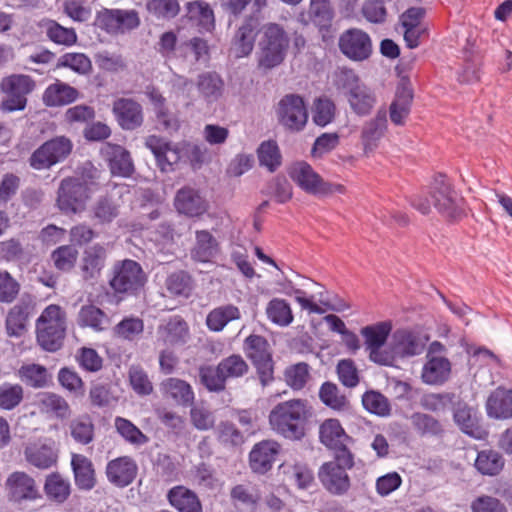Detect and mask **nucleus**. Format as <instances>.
<instances>
[{
    "label": "nucleus",
    "mask_w": 512,
    "mask_h": 512,
    "mask_svg": "<svg viewBox=\"0 0 512 512\" xmlns=\"http://www.w3.org/2000/svg\"><path fill=\"white\" fill-rule=\"evenodd\" d=\"M312 416L306 400L292 399L278 403L269 413L271 429L290 441H301L307 431V423Z\"/></svg>",
    "instance_id": "obj_1"
},
{
    "label": "nucleus",
    "mask_w": 512,
    "mask_h": 512,
    "mask_svg": "<svg viewBox=\"0 0 512 512\" xmlns=\"http://www.w3.org/2000/svg\"><path fill=\"white\" fill-rule=\"evenodd\" d=\"M463 199L452 188L444 175L435 177L430 187L429 197L417 195L411 199V205L422 214H428L431 206L447 219H455L463 213Z\"/></svg>",
    "instance_id": "obj_2"
},
{
    "label": "nucleus",
    "mask_w": 512,
    "mask_h": 512,
    "mask_svg": "<svg viewBox=\"0 0 512 512\" xmlns=\"http://www.w3.org/2000/svg\"><path fill=\"white\" fill-rule=\"evenodd\" d=\"M66 334L65 313L58 305L47 306L36 322V339L48 352H56L63 346Z\"/></svg>",
    "instance_id": "obj_3"
},
{
    "label": "nucleus",
    "mask_w": 512,
    "mask_h": 512,
    "mask_svg": "<svg viewBox=\"0 0 512 512\" xmlns=\"http://www.w3.org/2000/svg\"><path fill=\"white\" fill-rule=\"evenodd\" d=\"M242 349L255 368L261 386H269L275 380V362L268 340L262 335L250 334L244 339Z\"/></svg>",
    "instance_id": "obj_4"
},
{
    "label": "nucleus",
    "mask_w": 512,
    "mask_h": 512,
    "mask_svg": "<svg viewBox=\"0 0 512 512\" xmlns=\"http://www.w3.org/2000/svg\"><path fill=\"white\" fill-rule=\"evenodd\" d=\"M146 274L141 265L131 259L114 263L109 286L120 299L137 295L146 283Z\"/></svg>",
    "instance_id": "obj_5"
},
{
    "label": "nucleus",
    "mask_w": 512,
    "mask_h": 512,
    "mask_svg": "<svg viewBox=\"0 0 512 512\" xmlns=\"http://www.w3.org/2000/svg\"><path fill=\"white\" fill-rule=\"evenodd\" d=\"M288 46V36L278 24L266 25L259 42V68L270 70L279 66L285 59Z\"/></svg>",
    "instance_id": "obj_6"
},
{
    "label": "nucleus",
    "mask_w": 512,
    "mask_h": 512,
    "mask_svg": "<svg viewBox=\"0 0 512 512\" xmlns=\"http://www.w3.org/2000/svg\"><path fill=\"white\" fill-rule=\"evenodd\" d=\"M36 89V81L26 74H11L0 81V92L4 94L1 108L7 112L23 111L28 96Z\"/></svg>",
    "instance_id": "obj_7"
},
{
    "label": "nucleus",
    "mask_w": 512,
    "mask_h": 512,
    "mask_svg": "<svg viewBox=\"0 0 512 512\" xmlns=\"http://www.w3.org/2000/svg\"><path fill=\"white\" fill-rule=\"evenodd\" d=\"M141 24L135 9L102 8L97 11L94 26L111 36L127 34Z\"/></svg>",
    "instance_id": "obj_8"
},
{
    "label": "nucleus",
    "mask_w": 512,
    "mask_h": 512,
    "mask_svg": "<svg viewBox=\"0 0 512 512\" xmlns=\"http://www.w3.org/2000/svg\"><path fill=\"white\" fill-rule=\"evenodd\" d=\"M73 149L72 141L66 136H56L40 145L29 157V165L35 170H46L63 162Z\"/></svg>",
    "instance_id": "obj_9"
},
{
    "label": "nucleus",
    "mask_w": 512,
    "mask_h": 512,
    "mask_svg": "<svg viewBox=\"0 0 512 512\" xmlns=\"http://www.w3.org/2000/svg\"><path fill=\"white\" fill-rule=\"evenodd\" d=\"M392 323L390 321H381L372 325H367L360 330L364 338V345L369 352V359L379 365L390 366L393 363L391 353L382 350L390 333Z\"/></svg>",
    "instance_id": "obj_10"
},
{
    "label": "nucleus",
    "mask_w": 512,
    "mask_h": 512,
    "mask_svg": "<svg viewBox=\"0 0 512 512\" xmlns=\"http://www.w3.org/2000/svg\"><path fill=\"white\" fill-rule=\"evenodd\" d=\"M278 122L291 132L302 131L308 121V111L304 99L297 94H286L276 108Z\"/></svg>",
    "instance_id": "obj_11"
},
{
    "label": "nucleus",
    "mask_w": 512,
    "mask_h": 512,
    "mask_svg": "<svg viewBox=\"0 0 512 512\" xmlns=\"http://www.w3.org/2000/svg\"><path fill=\"white\" fill-rule=\"evenodd\" d=\"M340 52L349 60L362 62L370 58L373 44L370 35L360 28L343 31L338 39Z\"/></svg>",
    "instance_id": "obj_12"
},
{
    "label": "nucleus",
    "mask_w": 512,
    "mask_h": 512,
    "mask_svg": "<svg viewBox=\"0 0 512 512\" xmlns=\"http://www.w3.org/2000/svg\"><path fill=\"white\" fill-rule=\"evenodd\" d=\"M89 198L87 184L80 178H64L58 188L57 205L64 213L81 211Z\"/></svg>",
    "instance_id": "obj_13"
},
{
    "label": "nucleus",
    "mask_w": 512,
    "mask_h": 512,
    "mask_svg": "<svg viewBox=\"0 0 512 512\" xmlns=\"http://www.w3.org/2000/svg\"><path fill=\"white\" fill-rule=\"evenodd\" d=\"M291 179L306 193L311 195H326L332 192V185L322 177L307 162L295 163L289 172Z\"/></svg>",
    "instance_id": "obj_14"
},
{
    "label": "nucleus",
    "mask_w": 512,
    "mask_h": 512,
    "mask_svg": "<svg viewBox=\"0 0 512 512\" xmlns=\"http://www.w3.org/2000/svg\"><path fill=\"white\" fill-rule=\"evenodd\" d=\"M34 312V298L29 294H23L6 316L5 327L8 336L18 338L24 335L27 331L29 318Z\"/></svg>",
    "instance_id": "obj_15"
},
{
    "label": "nucleus",
    "mask_w": 512,
    "mask_h": 512,
    "mask_svg": "<svg viewBox=\"0 0 512 512\" xmlns=\"http://www.w3.org/2000/svg\"><path fill=\"white\" fill-rule=\"evenodd\" d=\"M348 469L338 462H325L318 470V478L323 488L334 496H343L351 487Z\"/></svg>",
    "instance_id": "obj_16"
},
{
    "label": "nucleus",
    "mask_w": 512,
    "mask_h": 512,
    "mask_svg": "<svg viewBox=\"0 0 512 512\" xmlns=\"http://www.w3.org/2000/svg\"><path fill=\"white\" fill-rule=\"evenodd\" d=\"M145 146L154 155L156 164L162 172L173 171L174 166L181 159L180 148L160 136H148L145 140Z\"/></svg>",
    "instance_id": "obj_17"
},
{
    "label": "nucleus",
    "mask_w": 512,
    "mask_h": 512,
    "mask_svg": "<svg viewBox=\"0 0 512 512\" xmlns=\"http://www.w3.org/2000/svg\"><path fill=\"white\" fill-rule=\"evenodd\" d=\"M6 488L9 499L15 503L41 498L34 478L22 471H15L8 476Z\"/></svg>",
    "instance_id": "obj_18"
},
{
    "label": "nucleus",
    "mask_w": 512,
    "mask_h": 512,
    "mask_svg": "<svg viewBox=\"0 0 512 512\" xmlns=\"http://www.w3.org/2000/svg\"><path fill=\"white\" fill-rule=\"evenodd\" d=\"M114 176L130 177L134 172V163L130 152L121 145L105 142L100 150Z\"/></svg>",
    "instance_id": "obj_19"
},
{
    "label": "nucleus",
    "mask_w": 512,
    "mask_h": 512,
    "mask_svg": "<svg viewBox=\"0 0 512 512\" xmlns=\"http://www.w3.org/2000/svg\"><path fill=\"white\" fill-rule=\"evenodd\" d=\"M156 335L157 342L164 346H180L184 345L189 338V327L181 316L175 315L158 325Z\"/></svg>",
    "instance_id": "obj_20"
},
{
    "label": "nucleus",
    "mask_w": 512,
    "mask_h": 512,
    "mask_svg": "<svg viewBox=\"0 0 512 512\" xmlns=\"http://www.w3.org/2000/svg\"><path fill=\"white\" fill-rule=\"evenodd\" d=\"M137 472V463L130 456L110 460L105 470L108 481L118 488L129 486L135 480Z\"/></svg>",
    "instance_id": "obj_21"
},
{
    "label": "nucleus",
    "mask_w": 512,
    "mask_h": 512,
    "mask_svg": "<svg viewBox=\"0 0 512 512\" xmlns=\"http://www.w3.org/2000/svg\"><path fill=\"white\" fill-rule=\"evenodd\" d=\"M453 419L460 430L472 438L483 440L488 435L476 412L463 401L458 400L453 404Z\"/></svg>",
    "instance_id": "obj_22"
},
{
    "label": "nucleus",
    "mask_w": 512,
    "mask_h": 512,
    "mask_svg": "<svg viewBox=\"0 0 512 512\" xmlns=\"http://www.w3.org/2000/svg\"><path fill=\"white\" fill-rule=\"evenodd\" d=\"M112 112L118 125L124 130H135L143 124L142 106L130 98H119L114 101Z\"/></svg>",
    "instance_id": "obj_23"
},
{
    "label": "nucleus",
    "mask_w": 512,
    "mask_h": 512,
    "mask_svg": "<svg viewBox=\"0 0 512 512\" xmlns=\"http://www.w3.org/2000/svg\"><path fill=\"white\" fill-rule=\"evenodd\" d=\"M259 26V14L251 13L244 17L233 38L237 57H245L252 52Z\"/></svg>",
    "instance_id": "obj_24"
},
{
    "label": "nucleus",
    "mask_w": 512,
    "mask_h": 512,
    "mask_svg": "<svg viewBox=\"0 0 512 512\" xmlns=\"http://www.w3.org/2000/svg\"><path fill=\"white\" fill-rule=\"evenodd\" d=\"M279 451L280 445L274 440L256 443L249 454L251 469L256 473L265 474L272 468Z\"/></svg>",
    "instance_id": "obj_25"
},
{
    "label": "nucleus",
    "mask_w": 512,
    "mask_h": 512,
    "mask_svg": "<svg viewBox=\"0 0 512 512\" xmlns=\"http://www.w3.org/2000/svg\"><path fill=\"white\" fill-rule=\"evenodd\" d=\"M174 206L180 214L188 217L200 216L208 209V203L199 191L188 186L177 191Z\"/></svg>",
    "instance_id": "obj_26"
},
{
    "label": "nucleus",
    "mask_w": 512,
    "mask_h": 512,
    "mask_svg": "<svg viewBox=\"0 0 512 512\" xmlns=\"http://www.w3.org/2000/svg\"><path fill=\"white\" fill-rule=\"evenodd\" d=\"M387 129V111L379 109L374 118L366 121L361 129V142L364 152H372Z\"/></svg>",
    "instance_id": "obj_27"
},
{
    "label": "nucleus",
    "mask_w": 512,
    "mask_h": 512,
    "mask_svg": "<svg viewBox=\"0 0 512 512\" xmlns=\"http://www.w3.org/2000/svg\"><path fill=\"white\" fill-rule=\"evenodd\" d=\"M71 468L76 487L81 491H90L96 484V472L93 462L83 454L71 455Z\"/></svg>",
    "instance_id": "obj_28"
},
{
    "label": "nucleus",
    "mask_w": 512,
    "mask_h": 512,
    "mask_svg": "<svg viewBox=\"0 0 512 512\" xmlns=\"http://www.w3.org/2000/svg\"><path fill=\"white\" fill-rule=\"evenodd\" d=\"M196 87L199 96L207 104H213L223 96L225 83L222 77L212 71H206L198 75Z\"/></svg>",
    "instance_id": "obj_29"
},
{
    "label": "nucleus",
    "mask_w": 512,
    "mask_h": 512,
    "mask_svg": "<svg viewBox=\"0 0 512 512\" xmlns=\"http://www.w3.org/2000/svg\"><path fill=\"white\" fill-rule=\"evenodd\" d=\"M107 250L101 244H94L83 252L81 271L84 280L97 279L105 266Z\"/></svg>",
    "instance_id": "obj_30"
},
{
    "label": "nucleus",
    "mask_w": 512,
    "mask_h": 512,
    "mask_svg": "<svg viewBox=\"0 0 512 512\" xmlns=\"http://www.w3.org/2000/svg\"><path fill=\"white\" fill-rule=\"evenodd\" d=\"M79 95L76 88L56 80L45 89L42 100L47 107H60L73 103L79 98Z\"/></svg>",
    "instance_id": "obj_31"
},
{
    "label": "nucleus",
    "mask_w": 512,
    "mask_h": 512,
    "mask_svg": "<svg viewBox=\"0 0 512 512\" xmlns=\"http://www.w3.org/2000/svg\"><path fill=\"white\" fill-rule=\"evenodd\" d=\"M25 460L40 470L50 469L58 462V451L48 444H29L24 449Z\"/></svg>",
    "instance_id": "obj_32"
},
{
    "label": "nucleus",
    "mask_w": 512,
    "mask_h": 512,
    "mask_svg": "<svg viewBox=\"0 0 512 512\" xmlns=\"http://www.w3.org/2000/svg\"><path fill=\"white\" fill-rule=\"evenodd\" d=\"M161 391L165 398L171 399L182 407L192 406L194 403V391L191 385L179 378H167L161 383Z\"/></svg>",
    "instance_id": "obj_33"
},
{
    "label": "nucleus",
    "mask_w": 512,
    "mask_h": 512,
    "mask_svg": "<svg viewBox=\"0 0 512 512\" xmlns=\"http://www.w3.org/2000/svg\"><path fill=\"white\" fill-rule=\"evenodd\" d=\"M169 504L178 512H202V504L197 494L185 486L172 487L167 493Z\"/></svg>",
    "instance_id": "obj_34"
},
{
    "label": "nucleus",
    "mask_w": 512,
    "mask_h": 512,
    "mask_svg": "<svg viewBox=\"0 0 512 512\" xmlns=\"http://www.w3.org/2000/svg\"><path fill=\"white\" fill-rule=\"evenodd\" d=\"M43 490L50 502L60 505L69 499L72 486L67 477L59 472H52L45 477Z\"/></svg>",
    "instance_id": "obj_35"
},
{
    "label": "nucleus",
    "mask_w": 512,
    "mask_h": 512,
    "mask_svg": "<svg viewBox=\"0 0 512 512\" xmlns=\"http://www.w3.org/2000/svg\"><path fill=\"white\" fill-rule=\"evenodd\" d=\"M218 251L219 243L208 230H197L195 232V244L190 252L194 261L209 262L217 255Z\"/></svg>",
    "instance_id": "obj_36"
},
{
    "label": "nucleus",
    "mask_w": 512,
    "mask_h": 512,
    "mask_svg": "<svg viewBox=\"0 0 512 512\" xmlns=\"http://www.w3.org/2000/svg\"><path fill=\"white\" fill-rule=\"evenodd\" d=\"M424 346L419 335L410 330L398 329L393 334V350L402 357L420 355Z\"/></svg>",
    "instance_id": "obj_37"
},
{
    "label": "nucleus",
    "mask_w": 512,
    "mask_h": 512,
    "mask_svg": "<svg viewBox=\"0 0 512 512\" xmlns=\"http://www.w3.org/2000/svg\"><path fill=\"white\" fill-rule=\"evenodd\" d=\"M413 100V91L410 86L401 82L395 94V99L390 105V119L395 125H402L405 118L410 113V108Z\"/></svg>",
    "instance_id": "obj_38"
},
{
    "label": "nucleus",
    "mask_w": 512,
    "mask_h": 512,
    "mask_svg": "<svg viewBox=\"0 0 512 512\" xmlns=\"http://www.w3.org/2000/svg\"><path fill=\"white\" fill-rule=\"evenodd\" d=\"M39 27L46 34V37L57 45L70 47L77 42L78 37L75 29L64 27L56 20L44 18L40 21Z\"/></svg>",
    "instance_id": "obj_39"
},
{
    "label": "nucleus",
    "mask_w": 512,
    "mask_h": 512,
    "mask_svg": "<svg viewBox=\"0 0 512 512\" xmlns=\"http://www.w3.org/2000/svg\"><path fill=\"white\" fill-rule=\"evenodd\" d=\"M241 318L240 309L233 304L213 308L206 316L205 324L212 332H221L228 323Z\"/></svg>",
    "instance_id": "obj_40"
},
{
    "label": "nucleus",
    "mask_w": 512,
    "mask_h": 512,
    "mask_svg": "<svg viewBox=\"0 0 512 512\" xmlns=\"http://www.w3.org/2000/svg\"><path fill=\"white\" fill-rule=\"evenodd\" d=\"M487 414L495 419L512 417V390L497 389L486 402Z\"/></svg>",
    "instance_id": "obj_41"
},
{
    "label": "nucleus",
    "mask_w": 512,
    "mask_h": 512,
    "mask_svg": "<svg viewBox=\"0 0 512 512\" xmlns=\"http://www.w3.org/2000/svg\"><path fill=\"white\" fill-rule=\"evenodd\" d=\"M345 97L352 111L359 116L368 115L376 103L374 92L364 83Z\"/></svg>",
    "instance_id": "obj_42"
},
{
    "label": "nucleus",
    "mask_w": 512,
    "mask_h": 512,
    "mask_svg": "<svg viewBox=\"0 0 512 512\" xmlns=\"http://www.w3.org/2000/svg\"><path fill=\"white\" fill-rule=\"evenodd\" d=\"M451 364L444 357H432L424 365L422 370V380L426 384H443L450 375Z\"/></svg>",
    "instance_id": "obj_43"
},
{
    "label": "nucleus",
    "mask_w": 512,
    "mask_h": 512,
    "mask_svg": "<svg viewBox=\"0 0 512 512\" xmlns=\"http://www.w3.org/2000/svg\"><path fill=\"white\" fill-rule=\"evenodd\" d=\"M17 375L24 384L33 389L47 387L51 378L45 366L35 363L22 365Z\"/></svg>",
    "instance_id": "obj_44"
},
{
    "label": "nucleus",
    "mask_w": 512,
    "mask_h": 512,
    "mask_svg": "<svg viewBox=\"0 0 512 512\" xmlns=\"http://www.w3.org/2000/svg\"><path fill=\"white\" fill-rule=\"evenodd\" d=\"M505 460L503 456L492 449L479 451L475 459L474 466L482 475L496 476L504 468Z\"/></svg>",
    "instance_id": "obj_45"
},
{
    "label": "nucleus",
    "mask_w": 512,
    "mask_h": 512,
    "mask_svg": "<svg viewBox=\"0 0 512 512\" xmlns=\"http://www.w3.org/2000/svg\"><path fill=\"white\" fill-rule=\"evenodd\" d=\"M319 437L321 443L328 449L341 444L343 441H352V438L345 433L337 419L325 420L320 426Z\"/></svg>",
    "instance_id": "obj_46"
},
{
    "label": "nucleus",
    "mask_w": 512,
    "mask_h": 512,
    "mask_svg": "<svg viewBox=\"0 0 512 512\" xmlns=\"http://www.w3.org/2000/svg\"><path fill=\"white\" fill-rule=\"evenodd\" d=\"M69 431L73 440L81 445H88L94 440L95 427L88 415H81L69 423Z\"/></svg>",
    "instance_id": "obj_47"
},
{
    "label": "nucleus",
    "mask_w": 512,
    "mask_h": 512,
    "mask_svg": "<svg viewBox=\"0 0 512 512\" xmlns=\"http://www.w3.org/2000/svg\"><path fill=\"white\" fill-rule=\"evenodd\" d=\"M266 314L272 323L281 327L290 325L294 319L290 304L280 298H273L268 302Z\"/></svg>",
    "instance_id": "obj_48"
},
{
    "label": "nucleus",
    "mask_w": 512,
    "mask_h": 512,
    "mask_svg": "<svg viewBox=\"0 0 512 512\" xmlns=\"http://www.w3.org/2000/svg\"><path fill=\"white\" fill-rule=\"evenodd\" d=\"M309 15L311 21L320 30L330 28L334 18V11L330 0H310Z\"/></svg>",
    "instance_id": "obj_49"
},
{
    "label": "nucleus",
    "mask_w": 512,
    "mask_h": 512,
    "mask_svg": "<svg viewBox=\"0 0 512 512\" xmlns=\"http://www.w3.org/2000/svg\"><path fill=\"white\" fill-rule=\"evenodd\" d=\"M24 400V388L19 383L3 382L0 384V410L12 411Z\"/></svg>",
    "instance_id": "obj_50"
},
{
    "label": "nucleus",
    "mask_w": 512,
    "mask_h": 512,
    "mask_svg": "<svg viewBox=\"0 0 512 512\" xmlns=\"http://www.w3.org/2000/svg\"><path fill=\"white\" fill-rule=\"evenodd\" d=\"M320 400L329 408L337 411L347 410L350 406L347 397L332 382H324L319 389Z\"/></svg>",
    "instance_id": "obj_51"
},
{
    "label": "nucleus",
    "mask_w": 512,
    "mask_h": 512,
    "mask_svg": "<svg viewBox=\"0 0 512 512\" xmlns=\"http://www.w3.org/2000/svg\"><path fill=\"white\" fill-rule=\"evenodd\" d=\"M165 287L170 295L187 298L193 289V279L186 271H176L167 276Z\"/></svg>",
    "instance_id": "obj_52"
},
{
    "label": "nucleus",
    "mask_w": 512,
    "mask_h": 512,
    "mask_svg": "<svg viewBox=\"0 0 512 512\" xmlns=\"http://www.w3.org/2000/svg\"><path fill=\"white\" fill-rule=\"evenodd\" d=\"M78 323L96 331H102L109 324V318L100 308L94 305H84L78 314Z\"/></svg>",
    "instance_id": "obj_53"
},
{
    "label": "nucleus",
    "mask_w": 512,
    "mask_h": 512,
    "mask_svg": "<svg viewBox=\"0 0 512 512\" xmlns=\"http://www.w3.org/2000/svg\"><path fill=\"white\" fill-rule=\"evenodd\" d=\"M219 371L227 380L238 379L245 376L249 371V365L239 354H232L220 360L217 364Z\"/></svg>",
    "instance_id": "obj_54"
},
{
    "label": "nucleus",
    "mask_w": 512,
    "mask_h": 512,
    "mask_svg": "<svg viewBox=\"0 0 512 512\" xmlns=\"http://www.w3.org/2000/svg\"><path fill=\"white\" fill-rule=\"evenodd\" d=\"M114 426L121 437L134 446H142L149 441V438L126 418L117 416L114 420Z\"/></svg>",
    "instance_id": "obj_55"
},
{
    "label": "nucleus",
    "mask_w": 512,
    "mask_h": 512,
    "mask_svg": "<svg viewBox=\"0 0 512 512\" xmlns=\"http://www.w3.org/2000/svg\"><path fill=\"white\" fill-rule=\"evenodd\" d=\"M188 16L198 19L199 26L205 31H211L215 27L214 12L210 5L202 1H193L186 4Z\"/></svg>",
    "instance_id": "obj_56"
},
{
    "label": "nucleus",
    "mask_w": 512,
    "mask_h": 512,
    "mask_svg": "<svg viewBox=\"0 0 512 512\" xmlns=\"http://www.w3.org/2000/svg\"><path fill=\"white\" fill-rule=\"evenodd\" d=\"M411 422L414 429L422 436H441L444 432L442 424L429 414L413 413Z\"/></svg>",
    "instance_id": "obj_57"
},
{
    "label": "nucleus",
    "mask_w": 512,
    "mask_h": 512,
    "mask_svg": "<svg viewBox=\"0 0 512 512\" xmlns=\"http://www.w3.org/2000/svg\"><path fill=\"white\" fill-rule=\"evenodd\" d=\"M201 384L209 391L220 393L226 389V379L219 371V366H202L199 369Z\"/></svg>",
    "instance_id": "obj_58"
},
{
    "label": "nucleus",
    "mask_w": 512,
    "mask_h": 512,
    "mask_svg": "<svg viewBox=\"0 0 512 512\" xmlns=\"http://www.w3.org/2000/svg\"><path fill=\"white\" fill-rule=\"evenodd\" d=\"M312 113L313 122L317 126L325 127L335 119V103L327 97H319L314 101Z\"/></svg>",
    "instance_id": "obj_59"
},
{
    "label": "nucleus",
    "mask_w": 512,
    "mask_h": 512,
    "mask_svg": "<svg viewBox=\"0 0 512 512\" xmlns=\"http://www.w3.org/2000/svg\"><path fill=\"white\" fill-rule=\"evenodd\" d=\"M59 384L75 397L85 395V383L71 367H62L57 375Z\"/></svg>",
    "instance_id": "obj_60"
},
{
    "label": "nucleus",
    "mask_w": 512,
    "mask_h": 512,
    "mask_svg": "<svg viewBox=\"0 0 512 512\" xmlns=\"http://www.w3.org/2000/svg\"><path fill=\"white\" fill-rule=\"evenodd\" d=\"M146 9L157 19L171 20L180 12L178 0H146Z\"/></svg>",
    "instance_id": "obj_61"
},
{
    "label": "nucleus",
    "mask_w": 512,
    "mask_h": 512,
    "mask_svg": "<svg viewBox=\"0 0 512 512\" xmlns=\"http://www.w3.org/2000/svg\"><path fill=\"white\" fill-rule=\"evenodd\" d=\"M284 378L293 390H301L310 378V366L305 362L290 365L284 371Z\"/></svg>",
    "instance_id": "obj_62"
},
{
    "label": "nucleus",
    "mask_w": 512,
    "mask_h": 512,
    "mask_svg": "<svg viewBox=\"0 0 512 512\" xmlns=\"http://www.w3.org/2000/svg\"><path fill=\"white\" fill-rule=\"evenodd\" d=\"M56 68H69L80 75H86L91 71L92 63L83 53H65L59 57Z\"/></svg>",
    "instance_id": "obj_63"
},
{
    "label": "nucleus",
    "mask_w": 512,
    "mask_h": 512,
    "mask_svg": "<svg viewBox=\"0 0 512 512\" xmlns=\"http://www.w3.org/2000/svg\"><path fill=\"white\" fill-rule=\"evenodd\" d=\"M92 218L99 224L111 223L119 214L118 206L107 197H100L92 207Z\"/></svg>",
    "instance_id": "obj_64"
}]
</instances>
